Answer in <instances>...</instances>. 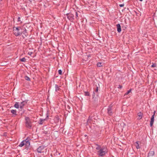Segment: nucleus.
<instances>
[{
	"label": "nucleus",
	"mask_w": 157,
	"mask_h": 157,
	"mask_svg": "<svg viewBox=\"0 0 157 157\" xmlns=\"http://www.w3.org/2000/svg\"><path fill=\"white\" fill-rule=\"evenodd\" d=\"M97 151V154L100 156H104L107 152L106 148L105 147H101L99 145H97V147L96 148Z\"/></svg>",
	"instance_id": "1"
},
{
	"label": "nucleus",
	"mask_w": 157,
	"mask_h": 157,
	"mask_svg": "<svg viewBox=\"0 0 157 157\" xmlns=\"http://www.w3.org/2000/svg\"><path fill=\"white\" fill-rule=\"evenodd\" d=\"M22 28L20 27H14L13 28V33L14 35L17 36H21L22 34Z\"/></svg>",
	"instance_id": "2"
},
{
	"label": "nucleus",
	"mask_w": 157,
	"mask_h": 157,
	"mask_svg": "<svg viewBox=\"0 0 157 157\" xmlns=\"http://www.w3.org/2000/svg\"><path fill=\"white\" fill-rule=\"evenodd\" d=\"M26 126L28 128H30L32 127V122L30 118L27 117H25Z\"/></svg>",
	"instance_id": "3"
},
{
	"label": "nucleus",
	"mask_w": 157,
	"mask_h": 157,
	"mask_svg": "<svg viewBox=\"0 0 157 157\" xmlns=\"http://www.w3.org/2000/svg\"><path fill=\"white\" fill-rule=\"evenodd\" d=\"M112 105H110L108 106V108L107 109V113L109 115L111 116L113 114V112L112 110Z\"/></svg>",
	"instance_id": "4"
},
{
	"label": "nucleus",
	"mask_w": 157,
	"mask_h": 157,
	"mask_svg": "<svg viewBox=\"0 0 157 157\" xmlns=\"http://www.w3.org/2000/svg\"><path fill=\"white\" fill-rule=\"evenodd\" d=\"M67 18L70 21H72L74 19V15L71 13H68L66 14Z\"/></svg>",
	"instance_id": "5"
},
{
	"label": "nucleus",
	"mask_w": 157,
	"mask_h": 157,
	"mask_svg": "<svg viewBox=\"0 0 157 157\" xmlns=\"http://www.w3.org/2000/svg\"><path fill=\"white\" fill-rule=\"evenodd\" d=\"M26 144V145L29 144H30V142L29 141H26V140L25 141H22L21 143L19 144V146L20 147H21L25 145V144Z\"/></svg>",
	"instance_id": "6"
},
{
	"label": "nucleus",
	"mask_w": 157,
	"mask_h": 157,
	"mask_svg": "<svg viewBox=\"0 0 157 157\" xmlns=\"http://www.w3.org/2000/svg\"><path fill=\"white\" fill-rule=\"evenodd\" d=\"M28 100H25L21 102L20 105V108L22 109L23 108L24 106L27 103Z\"/></svg>",
	"instance_id": "7"
},
{
	"label": "nucleus",
	"mask_w": 157,
	"mask_h": 157,
	"mask_svg": "<svg viewBox=\"0 0 157 157\" xmlns=\"http://www.w3.org/2000/svg\"><path fill=\"white\" fill-rule=\"evenodd\" d=\"M45 147L43 145L39 146L37 149V152L39 153L43 152V151H42V150H43Z\"/></svg>",
	"instance_id": "8"
},
{
	"label": "nucleus",
	"mask_w": 157,
	"mask_h": 157,
	"mask_svg": "<svg viewBox=\"0 0 157 157\" xmlns=\"http://www.w3.org/2000/svg\"><path fill=\"white\" fill-rule=\"evenodd\" d=\"M22 34H23L25 36H28L27 30L25 28H22Z\"/></svg>",
	"instance_id": "9"
},
{
	"label": "nucleus",
	"mask_w": 157,
	"mask_h": 157,
	"mask_svg": "<svg viewBox=\"0 0 157 157\" xmlns=\"http://www.w3.org/2000/svg\"><path fill=\"white\" fill-rule=\"evenodd\" d=\"M154 115H152L151 116V121L150 123V125L151 127L153 125V124L154 123Z\"/></svg>",
	"instance_id": "10"
},
{
	"label": "nucleus",
	"mask_w": 157,
	"mask_h": 157,
	"mask_svg": "<svg viewBox=\"0 0 157 157\" xmlns=\"http://www.w3.org/2000/svg\"><path fill=\"white\" fill-rule=\"evenodd\" d=\"M117 30L118 33H120L121 31V26L120 24H118L117 25Z\"/></svg>",
	"instance_id": "11"
},
{
	"label": "nucleus",
	"mask_w": 157,
	"mask_h": 157,
	"mask_svg": "<svg viewBox=\"0 0 157 157\" xmlns=\"http://www.w3.org/2000/svg\"><path fill=\"white\" fill-rule=\"evenodd\" d=\"M93 121V117L90 116L87 120V123L91 124Z\"/></svg>",
	"instance_id": "12"
},
{
	"label": "nucleus",
	"mask_w": 157,
	"mask_h": 157,
	"mask_svg": "<svg viewBox=\"0 0 157 157\" xmlns=\"http://www.w3.org/2000/svg\"><path fill=\"white\" fill-rule=\"evenodd\" d=\"M137 115L139 117L138 118V120H140L142 118L143 113L141 112H140L137 113Z\"/></svg>",
	"instance_id": "13"
},
{
	"label": "nucleus",
	"mask_w": 157,
	"mask_h": 157,
	"mask_svg": "<svg viewBox=\"0 0 157 157\" xmlns=\"http://www.w3.org/2000/svg\"><path fill=\"white\" fill-rule=\"evenodd\" d=\"M61 87V86H59L57 84L55 85V91L56 92H58L59 91L60 89V87Z\"/></svg>",
	"instance_id": "14"
},
{
	"label": "nucleus",
	"mask_w": 157,
	"mask_h": 157,
	"mask_svg": "<svg viewBox=\"0 0 157 157\" xmlns=\"http://www.w3.org/2000/svg\"><path fill=\"white\" fill-rule=\"evenodd\" d=\"M11 112L12 113L15 115H17V111L15 109H12L11 110Z\"/></svg>",
	"instance_id": "15"
},
{
	"label": "nucleus",
	"mask_w": 157,
	"mask_h": 157,
	"mask_svg": "<svg viewBox=\"0 0 157 157\" xmlns=\"http://www.w3.org/2000/svg\"><path fill=\"white\" fill-rule=\"evenodd\" d=\"M14 106L15 108L18 109L19 107V106L20 107V105L19 104V102H16L14 105Z\"/></svg>",
	"instance_id": "16"
},
{
	"label": "nucleus",
	"mask_w": 157,
	"mask_h": 157,
	"mask_svg": "<svg viewBox=\"0 0 157 157\" xmlns=\"http://www.w3.org/2000/svg\"><path fill=\"white\" fill-rule=\"evenodd\" d=\"M45 120V119H40V123H39V124L42 125L43 124V122Z\"/></svg>",
	"instance_id": "17"
},
{
	"label": "nucleus",
	"mask_w": 157,
	"mask_h": 157,
	"mask_svg": "<svg viewBox=\"0 0 157 157\" xmlns=\"http://www.w3.org/2000/svg\"><path fill=\"white\" fill-rule=\"evenodd\" d=\"M98 87H96V88L95 90V91L94 92V94H93V96H94V94H95V93H96V95H98Z\"/></svg>",
	"instance_id": "18"
},
{
	"label": "nucleus",
	"mask_w": 157,
	"mask_h": 157,
	"mask_svg": "<svg viewBox=\"0 0 157 157\" xmlns=\"http://www.w3.org/2000/svg\"><path fill=\"white\" fill-rule=\"evenodd\" d=\"M154 154V152L153 151H150L148 153V155L149 156H153Z\"/></svg>",
	"instance_id": "19"
},
{
	"label": "nucleus",
	"mask_w": 157,
	"mask_h": 157,
	"mask_svg": "<svg viewBox=\"0 0 157 157\" xmlns=\"http://www.w3.org/2000/svg\"><path fill=\"white\" fill-rule=\"evenodd\" d=\"M84 95L85 96H90V93H89V92H87V91H85L84 92Z\"/></svg>",
	"instance_id": "20"
},
{
	"label": "nucleus",
	"mask_w": 157,
	"mask_h": 157,
	"mask_svg": "<svg viewBox=\"0 0 157 157\" xmlns=\"http://www.w3.org/2000/svg\"><path fill=\"white\" fill-rule=\"evenodd\" d=\"M97 66L98 67H101L102 66L101 65V62L98 63L97 64Z\"/></svg>",
	"instance_id": "21"
},
{
	"label": "nucleus",
	"mask_w": 157,
	"mask_h": 157,
	"mask_svg": "<svg viewBox=\"0 0 157 157\" xmlns=\"http://www.w3.org/2000/svg\"><path fill=\"white\" fill-rule=\"evenodd\" d=\"M136 147L137 149H139L140 148V147L139 146V142L138 141L136 142Z\"/></svg>",
	"instance_id": "22"
},
{
	"label": "nucleus",
	"mask_w": 157,
	"mask_h": 157,
	"mask_svg": "<svg viewBox=\"0 0 157 157\" xmlns=\"http://www.w3.org/2000/svg\"><path fill=\"white\" fill-rule=\"evenodd\" d=\"M25 78L26 80L27 81H30V78L29 77H28V76H25Z\"/></svg>",
	"instance_id": "23"
},
{
	"label": "nucleus",
	"mask_w": 157,
	"mask_h": 157,
	"mask_svg": "<svg viewBox=\"0 0 157 157\" xmlns=\"http://www.w3.org/2000/svg\"><path fill=\"white\" fill-rule=\"evenodd\" d=\"M20 60L21 62H25L26 61V59H25V57L23 58L20 59Z\"/></svg>",
	"instance_id": "24"
},
{
	"label": "nucleus",
	"mask_w": 157,
	"mask_h": 157,
	"mask_svg": "<svg viewBox=\"0 0 157 157\" xmlns=\"http://www.w3.org/2000/svg\"><path fill=\"white\" fill-rule=\"evenodd\" d=\"M131 90L130 89L129 90H128L127 92H126L125 94V95H127L131 91Z\"/></svg>",
	"instance_id": "25"
},
{
	"label": "nucleus",
	"mask_w": 157,
	"mask_h": 157,
	"mask_svg": "<svg viewBox=\"0 0 157 157\" xmlns=\"http://www.w3.org/2000/svg\"><path fill=\"white\" fill-rule=\"evenodd\" d=\"M58 73L59 75H62V71L60 69L58 70Z\"/></svg>",
	"instance_id": "26"
},
{
	"label": "nucleus",
	"mask_w": 157,
	"mask_h": 157,
	"mask_svg": "<svg viewBox=\"0 0 157 157\" xmlns=\"http://www.w3.org/2000/svg\"><path fill=\"white\" fill-rule=\"evenodd\" d=\"M156 66V64L155 63H154V64H153L151 66V67H155Z\"/></svg>",
	"instance_id": "27"
},
{
	"label": "nucleus",
	"mask_w": 157,
	"mask_h": 157,
	"mask_svg": "<svg viewBox=\"0 0 157 157\" xmlns=\"http://www.w3.org/2000/svg\"><path fill=\"white\" fill-rule=\"evenodd\" d=\"M117 88L119 89H121L122 88V86L121 85H119L117 87Z\"/></svg>",
	"instance_id": "28"
},
{
	"label": "nucleus",
	"mask_w": 157,
	"mask_h": 157,
	"mask_svg": "<svg viewBox=\"0 0 157 157\" xmlns=\"http://www.w3.org/2000/svg\"><path fill=\"white\" fill-rule=\"evenodd\" d=\"M33 52H28V54L29 56H31Z\"/></svg>",
	"instance_id": "29"
},
{
	"label": "nucleus",
	"mask_w": 157,
	"mask_h": 157,
	"mask_svg": "<svg viewBox=\"0 0 157 157\" xmlns=\"http://www.w3.org/2000/svg\"><path fill=\"white\" fill-rule=\"evenodd\" d=\"M75 13L76 18H77L78 17V13L77 12H76Z\"/></svg>",
	"instance_id": "30"
},
{
	"label": "nucleus",
	"mask_w": 157,
	"mask_h": 157,
	"mask_svg": "<svg viewBox=\"0 0 157 157\" xmlns=\"http://www.w3.org/2000/svg\"><path fill=\"white\" fill-rule=\"evenodd\" d=\"M20 21V17H18L17 18V21Z\"/></svg>",
	"instance_id": "31"
},
{
	"label": "nucleus",
	"mask_w": 157,
	"mask_h": 157,
	"mask_svg": "<svg viewBox=\"0 0 157 157\" xmlns=\"http://www.w3.org/2000/svg\"><path fill=\"white\" fill-rule=\"evenodd\" d=\"M124 6V4H121L119 5V6L120 7H122Z\"/></svg>",
	"instance_id": "32"
},
{
	"label": "nucleus",
	"mask_w": 157,
	"mask_h": 157,
	"mask_svg": "<svg viewBox=\"0 0 157 157\" xmlns=\"http://www.w3.org/2000/svg\"><path fill=\"white\" fill-rule=\"evenodd\" d=\"M67 108H68V109H69L70 108V106L68 105H67Z\"/></svg>",
	"instance_id": "33"
},
{
	"label": "nucleus",
	"mask_w": 157,
	"mask_h": 157,
	"mask_svg": "<svg viewBox=\"0 0 157 157\" xmlns=\"http://www.w3.org/2000/svg\"><path fill=\"white\" fill-rule=\"evenodd\" d=\"M155 112H156L155 111H154V114H153V115H154V116H155Z\"/></svg>",
	"instance_id": "34"
},
{
	"label": "nucleus",
	"mask_w": 157,
	"mask_h": 157,
	"mask_svg": "<svg viewBox=\"0 0 157 157\" xmlns=\"http://www.w3.org/2000/svg\"><path fill=\"white\" fill-rule=\"evenodd\" d=\"M140 1H142L143 0H139Z\"/></svg>",
	"instance_id": "35"
},
{
	"label": "nucleus",
	"mask_w": 157,
	"mask_h": 157,
	"mask_svg": "<svg viewBox=\"0 0 157 157\" xmlns=\"http://www.w3.org/2000/svg\"><path fill=\"white\" fill-rule=\"evenodd\" d=\"M58 152V154H59H59H60V153H59V152Z\"/></svg>",
	"instance_id": "36"
},
{
	"label": "nucleus",
	"mask_w": 157,
	"mask_h": 157,
	"mask_svg": "<svg viewBox=\"0 0 157 157\" xmlns=\"http://www.w3.org/2000/svg\"><path fill=\"white\" fill-rule=\"evenodd\" d=\"M2 0H0V2Z\"/></svg>",
	"instance_id": "37"
},
{
	"label": "nucleus",
	"mask_w": 157,
	"mask_h": 157,
	"mask_svg": "<svg viewBox=\"0 0 157 157\" xmlns=\"http://www.w3.org/2000/svg\"><path fill=\"white\" fill-rule=\"evenodd\" d=\"M23 37L24 38V36H23Z\"/></svg>",
	"instance_id": "38"
}]
</instances>
